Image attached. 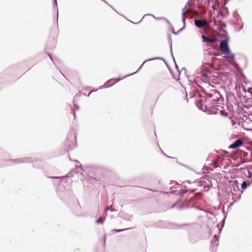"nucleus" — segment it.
I'll return each mask as SVG.
<instances>
[{"label": "nucleus", "mask_w": 252, "mask_h": 252, "mask_svg": "<svg viewBox=\"0 0 252 252\" xmlns=\"http://www.w3.org/2000/svg\"><path fill=\"white\" fill-rule=\"evenodd\" d=\"M147 15H150V16H153L155 19H161V18H163V17H159V18H156L152 14H145V15L143 16V17H142V18L141 19V20L139 21L138 22H137V23H134V22H133L132 21H130V22H131L132 23L134 24H137L138 23H139L143 19V18L147 16ZM164 19L165 20L167 24H168L169 25V26H170V25H172L170 23V22H169V21L167 19H166V18H164Z\"/></svg>", "instance_id": "nucleus-21"}, {"label": "nucleus", "mask_w": 252, "mask_h": 252, "mask_svg": "<svg viewBox=\"0 0 252 252\" xmlns=\"http://www.w3.org/2000/svg\"><path fill=\"white\" fill-rule=\"evenodd\" d=\"M86 181H89L91 185H94V187H89V188H97L96 185H99L101 184V181L100 179H97L96 178L92 177L91 176H88L87 178L85 179Z\"/></svg>", "instance_id": "nucleus-12"}, {"label": "nucleus", "mask_w": 252, "mask_h": 252, "mask_svg": "<svg viewBox=\"0 0 252 252\" xmlns=\"http://www.w3.org/2000/svg\"><path fill=\"white\" fill-rule=\"evenodd\" d=\"M77 145L76 137L75 134L72 131L69 132L66 136L64 145V149L67 152L74 148Z\"/></svg>", "instance_id": "nucleus-5"}, {"label": "nucleus", "mask_w": 252, "mask_h": 252, "mask_svg": "<svg viewBox=\"0 0 252 252\" xmlns=\"http://www.w3.org/2000/svg\"><path fill=\"white\" fill-rule=\"evenodd\" d=\"M53 184L54 185L55 187L56 188V189H58V187H59V185H58V180L53 179Z\"/></svg>", "instance_id": "nucleus-37"}, {"label": "nucleus", "mask_w": 252, "mask_h": 252, "mask_svg": "<svg viewBox=\"0 0 252 252\" xmlns=\"http://www.w3.org/2000/svg\"><path fill=\"white\" fill-rule=\"evenodd\" d=\"M233 17L235 19L236 17H238V16H239V15L238 13L237 12V11H235L233 12Z\"/></svg>", "instance_id": "nucleus-38"}, {"label": "nucleus", "mask_w": 252, "mask_h": 252, "mask_svg": "<svg viewBox=\"0 0 252 252\" xmlns=\"http://www.w3.org/2000/svg\"><path fill=\"white\" fill-rule=\"evenodd\" d=\"M157 144H158V147H159V144H158V143H157ZM159 149H160V152H161V153L163 156H164L165 157H167V158H173V157H170V156H169L167 155L166 154H165V153H164V152L162 150V149H161L160 147H159Z\"/></svg>", "instance_id": "nucleus-35"}, {"label": "nucleus", "mask_w": 252, "mask_h": 252, "mask_svg": "<svg viewBox=\"0 0 252 252\" xmlns=\"http://www.w3.org/2000/svg\"><path fill=\"white\" fill-rule=\"evenodd\" d=\"M244 144L243 141L241 139H237L230 144L228 148L229 149H237L241 147Z\"/></svg>", "instance_id": "nucleus-14"}, {"label": "nucleus", "mask_w": 252, "mask_h": 252, "mask_svg": "<svg viewBox=\"0 0 252 252\" xmlns=\"http://www.w3.org/2000/svg\"><path fill=\"white\" fill-rule=\"evenodd\" d=\"M97 91V90H91V91L89 92V93L88 94V96H89V95H90V94L92 92H95V91Z\"/></svg>", "instance_id": "nucleus-55"}, {"label": "nucleus", "mask_w": 252, "mask_h": 252, "mask_svg": "<svg viewBox=\"0 0 252 252\" xmlns=\"http://www.w3.org/2000/svg\"><path fill=\"white\" fill-rule=\"evenodd\" d=\"M194 185H197V186L198 187H201L202 186V185H200L199 182H196L195 181V182H194Z\"/></svg>", "instance_id": "nucleus-45"}, {"label": "nucleus", "mask_w": 252, "mask_h": 252, "mask_svg": "<svg viewBox=\"0 0 252 252\" xmlns=\"http://www.w3.org/2000/svg\"><path fill=\"white\" fill-rule=\"evenodd\" d=\"M69 158L71 161H74L75 162H79V161L77 160H73V159L71 158L69 155H68Z\"/></svg>", "instance_id": "nucleus-53"}, {"label": "nucleus", "mask_w": 252, "mask_h": 252, "mask_svg": "<svg viewBox=\"0 0 252 252\" xmlns=\"http://www.w3.org/2000/svg\"><path fill=\"white\" fill-rule=\"evenodd\" d=\"M231 183H233L232 185L233 186V189H240L239 187V183L238 181L237 180H234L232 181H231Z\"/></svg>", "instance_id": "nucleus-26"}, {"label": "nucleus", "mask_w": 252, "mask_h": 252, "mask_svg": "<svg viewBox=\"0 0 252 252\" xmlns=\"http://www.w3.org/2000/svg\"><path fill=\"white\" fill-rule=\"evenodd\" d=\"M174 63H175V67H176V69L178 71L179 73H180V71H179V67H178V65L176 64V62Z\"/></svg>", "instance_id": "nucleus-50"}, {"label": "nucleus", "mask_w": 252, "mask_h": 252, "mask_svg": "<svg viewBox=\"0 0 252 252\" xmlns=\"http://www.w3.org/2000/svg\"><path fill=\"white\" fill-rule=\"evenodd\" d=\"M185 202L179 207L180 209L194 207L197 200L202 198L200 193H195L196 190H190Z\"/></svg>", "instance_id": "nucleus-4"}, {"label": "nucleus", "mask_w": 252, "mask_h": 252, "mask_svg": "<svg viewBox=\"0 0 252 252\" xmlns=\"http://www.w3.org/2000/svg\"><path fill=\"white\" fill-rule=\"evenodd\" d=\"M213 0H207V3L208 5L210 4L211 3L213 2Z\"/></svg>", "instance_id": "nucleus-46"}, {"label": "nucleus", "mask_w": 252, "mask_h": 252, "mask_svg": "<svg viewBox=\"0 0 252 252\" xmlns=\"http://www.w3.org/2000/svg\"><path fill=\"white\" fill-rule=\"evenodd\" d=\"M214 94H212L211 93H208L207 94V98H205V102H206L207 101V99H209L210 98H214Z\"/></svg>", "instance_id": "nucleus-34"}, {"label": "nucleus", "mask_w": 252, "mask_h": 252, "mask_svg": "<svg viewBox=\"0 0 252 252\" xmlns=\"http://www.w3.org/2000/svg\"><path fill=\"white\" fill-rule=\"evenodd\" d=\"M162 61L165 63L166 65L168 64V63H167L165 59H164V60H163Z\"/></svg>", "instance_id": "nucleus-58"}, {"label": "nucleus", "mask_w": 252, "mask_h": 252, "mask_svg": "<svg viewBox=\"0 0 252 252\" xmlns=\"http://www.w3.org/2000/svg\"><path fill=\"white\" fill-rule=\"evenodd\" d=\"M185 27H186V26L184 25L183 27L182 28H181L180 29H179V30L181 32L185 29Z\"/></svg>", "instance_id": "nucleus-54"}, {"label": "nucleus", "mask_w": 252, "mask_h": 252, "mask_svg": "<svg viewBox=\"0 0 252 252\" xmlns=\"http://www.w3.org/2000/svg\"><path fill=\"white\" fill-rule=\"evenodd\" d=\"M170 53L171 54V57L173 59V61L174 63H175L176 61H175V59L174 57V56H173V51L172 50V53H171V51L170 50Z\"/></svg>", "instance_id": "nucleus-42"}, {"label": "nucleus", "mask_w": 252, "mask_h": 252, "mask_svg": "<svg viewBox=\"0 0 252 252\" xmlns=\"http://www.w3.org/2000/svg\"><path fill=\"white\" fill-rule=\"evenodd\" d=\"M189 190H172L171 191L162 192L164 194H167L168 195L174 194L175 195H179L180 197H182Z\"/></svg>", "instance_id": "nucleus-10"}, {"label": "nucleus", "mask_w": 252, "mask_h": 252, "mask_svg": "<svg viewBox=\"0 0 252 252\" xmlns=\"http://www.w3.org/2000/svg\"><path fill=\"white\" fill-rule=\"evenodd\" d=\"M231 191V196L232 200H233V202L231 203V205H232L234 202H236L239 200L241 198V194L243 193V191L242 190H232Z\"/></svg>", "instance_id": "nucleus-9"}, {"label": "nucleus", "mask_w": 252, "mask_h": 252, "mask_svg": "<svg viewBox=\"0 0 252 252\" xmlns=\"http://www.w3.org/2000/svg\"><path fill=\"white\" fill-rule=\"evenodd\" d=\"M56 40L54 37L49 38L46 44L45 49L46 50L54 49L56 47Z\"/></svg>", "instance_id": "nucleus-11"}, {"label": "nucleus", "mask_w": 252, "mask_h": 252, "mask_svg": "<svg viewBox=\"0 0 252 252\" xmlns=\"http://www.w3.org/2000/svg\"><path fill=\"white\" fill-rule=\"evenodd\" d=\"M46 53L49 57L50 60L52 61L54 65L56 64L55 61H57L58 59L56 58L52 57V55L48 52H46Z\"/></svg>", "instance_id": "nucleus-28"}, {"label": "nucleus", "mask_w": 252, "mask_h": 252, "mask_svg": "<svg viewBox=\"0 0 252 252\" xmlns=\"http://www.w3.org/2000/svg\"><path fill=\"white\" fill-rule=\"evenodd\" d=\"M211 22H208L206 20H195L194 24L196 27L199 29H203L205 27H208Z\"/></svg>", "instance_id": "nucleus-8"}, {"label": "nucleus", "mask_w": 252, "mask_h": 252, "mask_svg": "<svg viewBox=\"0 0 252 252\" xmlns=\"http://www.w3.org/2000/svg\"><path fill=\"white\" fill-rule=\"evenodd\" d=\"M53 7L54 8H57V25H58V5H57V0H53Z\"/></svg>", "instance_id": "nucleus-24"}, {"label": "nucleus", "mask_w": 252, "mask_h": 252, "mask_svg": "<svg viewBox=\"0 0 252 252\" xmlns=\"http://www.w3.org/2000/svg\"><path fill=\"white\" fill-rule=\"evenodd\" d=\"M202 42L208 43H215L217 41V39L215 38H210L204 34H202Z\"/></svg>", "instance_id": "nucleus-17"}, {"label": "nucleus", "mask_w": 252, "mask_h": 252, "mask_svg": "<svg viewBox=\"0 0 252 252\" xmlns=\"http://www.w3.org/2000/svg\"><path fill=\"white\" fill-rule=\"evenodd\" d=\"M208 167L206 166H204L203 167V170H205L206 171V173L208 172Z\"/></svg>", "instance_id": "nucleus-51"}, {"label": "nucleus", "mask_w": 252, "mask_h": 252, "mask_svg": "<svg viewBox=\"0 0 252 252\" xmlns=\"http://www.w3.org/2000/svg\"><path fill=\"white\" fill-rule=\"evenodd\" d=\"M74 106H75V107L76 109H77V110L79 109V106L78 105H74Z\"/></svg>", "instance_id": "nucleus-59"}, {"label": "nucleus", "mask_w": 252, "mask_h": 252, "mask_svg": "<svg viewBox=\"0 0 252 252\" xmlns=\"http://www.w3.org/2000/svg\"><path fill=\"white\" fill-rule=\"evenodd\" d=\"M76 168L71 170L65 176H47L49 179H55L58 180V185H59L58 189H66L69 188V185L72 183V180L71 179H69V177L73 176V174H77V165L75 166Z\"/></svg>", "instance_id": "nucleus-2"}, {"label": "nucleus", "mask_w": 252, "mask_h": 252, "mask_svg": "<svg viewBox=\"0 0 252 252\" xmlns=\"http://www.w3.org/2000/svg\"><path fill=\"white\" fill-rule=\"evenodd\" d=\"M232 190H219L218 196L219 199L220 201H229L231 196Z\"/></svg>", "instance_id": "nucleus-7"}, {"label": "nucleus", "mask_w": 252, "mask_h": 252, "mask_svg": "<svg viewBox=\"0 0 252 252\" xmlns=\"http://www.w3.org/2000/svg\"><path fill=\"white\" fill-rule=\"evenodd\" d=\"M182 70H185V72H186V68L185 67H183L182 68Z\"/></svg>", "instance_id": "nucleus-62"}, {"label": "nucleus", "mask_w": 252, "mask_h": 252, "mask_svg": "<svg viewBox=\"0 0 252 252\" xmlns=\"http://www.w3.org/2000/svg\"><path fill=\"white\" fill-rule=\"evenodd\" d=\"M240 185H241V189H245L250 186L251 183L249 182L242 181V183L240 184Z\"/></svg>", "instance_id": "nucleus-22"}, {"label": "nucleus", "mask_w": 252, "mask_h": 252, "mask_svg": "<svg viewBox=\"0 0 252 252\" xmlns=\"http://www.w3.org/2000/svg\"><path fill=\"white\" fill-rule=\"evenodd\" d=\"M170 184L171 185H173L172 186L170 187L169 188V189H173V188L174 187V185H177L178 186H179L180 185L178 184V183L176 182V181H170Z\"/></svg>", "instance_id": "nucleus-31"}, {"label": "nucleus", "mask_w": 252, "mask_h": 252, "mask_svg": "<svg viewBox=\"0 0 252 252\" xmlns=\"http://www.w3.org/2000/svg\"><path fill=\"white\" fill-rule=\"evenodd\" d=\"M167 39L168 42V44L169 46L170 50L172 52V40L171 38V36L170 34H167Z\"/></svg>", "instance_id": "nucleus-23"}, {"label": "nucleus", "mask_w": 252, "mask_h": 252, "mask_svg": "<svg viewBox=\"0 0 252 252\" xmlns=\"http://www.w3.org/2000/svg\"><path fill=\"white\" fill-rule=\"evenodd\" d=\"M131 228H125V229H112V232H120L124 231H125L126 230L130 229Z\"/></svg>", "instance_id": "nucleus-32"}, {"label": "nucleus", "mask_w": 252, "mask_h": 252, "mask_svg": "<svg viewBox=\"0 0 252 252\" xmlns=\"http://www.w3.org/2000/svg\"><path fill=\"white\" fill-rule=\"evenodd\" d=\"M104 221V219H103L102 218L100 217L99 219H98L97 220H96V222L97 223H103Z\"/></svg>", "instance_id": "nucleus-36"}, {"label": "nucleus", "mask_w": 252, "mask_h": 252, "mask_svg": "<svg viewBox=\"0 0 252 252\" xmlns=\"http://www.w3.org/2000/svg\"><path fill=\"white\" fill-rule=\"evenodd\" d=\"M236 22L234 23V28L237 32L240 31L244 27V24L242 22L240 16L235 18Z\"/></svg>", "instance_id": "nucleus-13"}, {"label": "nucleus", "mask_w": 252, "mask_h": 252, "mask_svg": "<svg viewBox=\"0 0 252 252\" xmlns=\"http://www.w3.org/2000/svg\"><path fill=\"white\" fill-rule=\"evenodd\" d=\"M217 94L219 96H216L213 98L212 102L209 105L204 104V100L202 98H199L195 102L196 107L199 109L205 112H207L209 115L216 114L219 110L218 107L220 106L219 104H221L223 101V98L220 93Z\"/></svg>", "instance_id": "nucleus-1"}, {"label": "nucleus", "mask_w": 252, "mask_h": 252, "mask_svg": "<svg viewBox=\"0 0 252 252\" xmlns=\"http://www.w3.org/2000/svg\"><path fill=\"white\" fill-rule=\"evenodd\" d=\"M211 22H214L215 26H218L219 30L222 32L221 34H222V31L224 30L223 29L226 27V24L222 21H217L215 19H213Z\"/></svg>", "instance_id": "nucleus-16"}, {"label": "nucleus", "mask_w": 252, "mask_h": 252, "mask_svg": "<svg viewBox=\"0 0 252 252\" xmlns=\"http://www.w3.org/2000/svg\"><path fill=\"white\" fill-rule=\"evenodd\" d=\"M162 61L165 63L166 65L168 64V63H167L165 59H164V60H163Z\"/></svg>", "instance_id": "nucleus-57"}, {"label": "nucleus", "mask_w": 252, "mask_h": 252, "mask_svg": "<svg viewBox=\"0 0 252 252\" xmlns=\"http://www.w3.org/2000/svg\"><path fill=\"white\" fill-rule=\"evenodd\" d=\"M220 114L222 116L227 117L229 115V113L227 112H226L224 110V109H222L220 111Z\"/></svg>", "instance_id": "nucleus-30"}, {"label": "nucleus", "mask_w": 252, "mask_h": 252, "mask_svg": "<svg viewBox=\"0 0 252 252\" xmlns=\"http://www.w3.org/2000/svg\"><path fill=\"white\" fill-rule=\"evenodd\" d=\"M109 209V208L108 207H107L105 209V211L106 212V211H108Z\"/></svg>", "instance_id": "nucleus-61"}, {"label": "nucleus", "mask_w": 252, "mask_h": 252, "mask_svg": "<svg viewBox=\"0 0 252 252\" xmlns=\"http://www.w3.org/2000/svg\"><path fill=\"white\" fill-rule=\"evenodd\" d=\"M220 16L222 18H224L225 17V15H224L222 13H221V14L218 13L217 15V18L218 19Z\"/></svg>", "instance_id": "nucleus-41"}, {"label": "nucleus", "mask_w": 252, "mask_h": 252, "mask_svg": "<svg viewBox=\"0 0 252 252\" xmlns=\"http://www.w3.org/2000/svg\"><path fill=\"white\" fill-rule=\"evenodd\" d=\"M189 81L192 82L194 84H196L198 86H199V84L202 83H207V79L204 78V76H202V77H195L193 78V80L189 79Z\"/></svg>", "instance_id": "nucleus-15"}, {"label": "nucleus", "mask_w": 252, "mask_h": 252, "mask_svg": "<svg viewBox=\"0 0 252 252\" xmlns=\"http://www.w3.org/2000/svg\"><path fill=\"white\" fill-rule=\"evenodd\" d=\"M222 212L224 214V217L223 218V219L221 220V225H222V228L224 226V222H225V219L226 218V214H225V211L224 210H222Z\"/></svg>", "instance_id": "nucleus-33"}, {"label": "nucleus", "mask_w": 252, "mask_h": 252, "mask_svg": "<svg viewBox=\"0 0 252 252\" xmlns=\"http://www.w3.org/2000/svg\"><path fill=\"white\" fill-rule=\"evenodd\" d=\"M241 25V24L240 23V24L239 25L237 26V29H238Z\"/></svg>", "instance_id": "nucleus-64"}, {"label": "nucleus", "mask_w": 252, "mask_h": 252, "mask_svg": "<svg viewBox=\"0 0 252 252\" xmlns=\"http://www.w3.org/2000/svg\"><path fill=\"white\" fill-rule=\"evenodd\" d=\"M81 206L78 201L75 198L73 199V206L72 209L75 213H77L80 211Z\"/></svg>", "instance_id": "nucleus-18"}, {"label": "nucleus", "mask_w": 252, "mask_h": 252, "mask_svg": "<svg viewBox=\"0 0 252 252\" xmlns=\"http://www.w3.org/2000/svg\"><path fill=\"white\" fill-rule=\"evenodd\" d=\"M111 79H109L108 80V81H107L104 84H103L102 86H101L99 88L100 89H101L102 87H104V88H108V87H111L113 85H114L116 82H114L113 83V84H108V82Z\"/></svg>", "instance_id": "nucleus-25"}, {"label": "nucleus", "mask_w": 252, "mask_h": 252, "mask_svg": "<svg viewBox=\"0 0 252 252\" xmlns=\"http://www.w3.org/2000/svg\"><path fill=\"white\" fill-rule=\"evenodd\" d=\"M189 9L186 8L185 6L182 10V21L184 25L186 26V18L185 15L189 11Z\"/></svg>", "instance_id": "nucleus-19"}, {"label": "nucleus", "mask_w": 252, "mask_h": 252, "mask_svg": "<svg viewBox=\"0 0 252 252\" xmlns=\"http://www.w3.org/2000/svg\"><path fill=\"white\" fill-rule=\"evenodd\" d=\"M177 188H180V189H183V187H177L175 188V189H177Z\"/></svg>", "instance_id": "nucleus-63"}, {"label": "nucleus", "mask_w": 252, "mask_h": 252, "mask_svg": "<svg viewBox=\"0 0 252 252\" xmlns=\"http://www.w3.org/2000/svg\"><path fill=\"white\" fill-rule=\"evenodd\" d=\"M222 35L224 39L220 42V47L223 51V56L222 57L226 59H229L233 62H235V57L234 54L231 53L228 42L229 36L226 30L222 31Z\"/></svg>", "instance_id": "nucleus-3"}, {"label": "nucleus", "mask_w": 252, "mask_h": 252, "mask_svg": "<svg viewBox=\"0 0 252 252\" xmlns=\"http://www.w3.org/2000/svg\"><path fill=\"white\" fill-rule=\"evenodd\" d=\"M138 71H137H137H136L135 72H133V73H129V74H128L126 75L125 76H124V77H121L120 76V77H119L117 78V81H120V80H122L123 79H124V78H125V77H127V76H130V75H131L134 74H135V73H137Z\"/></svg>", "instance_id": "nucleus-29"}, {"label": "nucleus", "mask_w": 252, "mask_h": 252, "mask_svg": "<svg viewBox=\"0 0 252 252\" xmlns=\"http://www.w3.org/2000/svg\"><path fill=\"white\" fill-rule=\"evenodd\" d=\"M193 4H194V2H190V0H188V1H187V2L186 3V4L185 6H186V7H187V5H189H189H193Z\"/></svg>", "instance_id": "nucleus-39"}, {"label": "nucleus", "mask_w": 252, "mask_h": 252, "mask_svg": "<svg viewBox=\"0 0 252 252\" xmlns=\"http://www.w3.org/2000/svg\"><path fill=\"white\" fill-rule=\"evenodd\" d=\"M164 59L162 57H154V58H150L147 60H146L145 61H144V62L142 63V64L139 67L137 71H139L140 70V69L142 68V66L144 65V64L147 62L154 61V60H158L163 61V60H164Z\"/></svg>", "instance_id": "nucleus-20"}, {"label": "nucleus", "mask_w": 252, "mask_h": 252, "mask_svg": "<svg viewBox=\"0 0 252 252\" xmlns=\"http://www.w3.org/2000/svg\"><path fill=\"white\" fill-rule=\"evenodd\" d=\"M189 241L191 243H195L197 240H194L193 239H192L191 238V237H189Z\"/></svg>", "instance_id": "nucleus-43"}, {"label": "nucleus", "mask_w": 252, "mask_h": 252, "mask_svg": "<svg viewBox=\"0 0 252 252\" xmlns=\"http://www.w3.org/2000/svg\"><path fill=\"white\" fill-rule=\"evenodd\" d=\"M175 207H178V205L177 204V202L175 203V204H174L172 206V207L171 208H173Z\"/></svg>", "instance_id": "nucleus-52"}, {"label": "nucleus", "mask_w": 252, "mask_h": 252, "mask_svg": "<svg viewBox=\"0 0 252 252\" xmlns=\"http://www.w3.org/2000/svg\"><path fill=\"white\" fill-rule=\"evenodd\" d=\"M166 65V66L167 67V68H168V69H169V70L170 72V73H171V72H172V69H171V68H170V67L169 65L168 64H167Z\"/></svg>", "instance_id": "nucleus-48"}, {"label": "nucleus", "mask_w": 252, "mask_h": 252, "mask_svg": "<svg viewBox=\"0 0 252 252\" xmlns=\"http://www.w3.org/2000/svg\"><path fill=\"white\" fill-rule=\"evenodd\" d=\"M218 241H219V236L218 235H215L214 236V238H213V240L212 241V243H217L216 244V246H218V245H219Z\"/></svg>", "instance_id": "nucleus-27"}, {"label": "nucleus", "mask_w": 252, "mask_h": 252, "mask_svg": "<svg viewBox=\"0 0 252 252\" xmlns=\"http://www.w3.org/2000/svg\"><path fill=\"white\" fill-rule=\"evenodd\" d=\"M205 186H206V188H210L211 186H212V184L211 183V184L210 185L209 184H208L207 183V182H206V184H205Z\"/></svg>", "instance_id": "nucleus-47"}, {"label": "nucleus", "mask_w": 252, "mask_h": 252, "mask_svg": "<svg viewBox=\"0 0 252 252\" xmlns=\"http://www.w3.org/2000/svg\"><path fill=\"white\" fill-rule=\"evenodd\" d=\"M180 32V31L178 30V31L175 32V34H174L175 35H178Z\"/></svg>", "instance_id": "nucleus-56"}, {"label": "nucleus", "mask_w": 252, "mask_h": 252, "mask_svg": "<svg viewBox=\"0 0 252 252\" xmlns=\"http://www.w3.org/2000/svg\"><path fill=\"white\" fill-rule=\"evenodd\" d=\"M248 177L249 178H252V173L249 171H248Z\"/></svg>", "instance_id": "nucleus-44"}, {"label": "nucleus", "mask_w": 252, "mask_h": 252, "mask_svg": "<svg viewBox=\"0 0 252 252\" xmlns=\"http://www.w3.org/2000/svg\"><path fill=\"white\" fill-rule=\"evenodd\" d=\"M211 8L213 11L217 10L215 5H213L211 6Z\"/></svg>", "instance_id": "nucleus-49"}, {"label": "nucleus", "mask_w": 252, "mask_h": 252, "mask_svg": "<svg viewBox=\"0 0 252 252\" xmlns=\"http://www.w3.org/2000/svg\"><path fill=\"white\" fill-rule=\"evenodd\" d=\"M11 162L14 164L24 163H33V167L38 168V166L35 165L34 161H36L34 158L32 157H26L24 158H19L17 159H10Z\"/></svg>", "instance_id": "nucleus-6"}, {"label": "nucleus", "mask_w": 252, "mask_h": 252, "mask_svg": "<svg viewBox=\"0 0 252 252\" xmlns=\"http://www.w3.org/2000/svg\"><path fill=\"white\" fill-rule=\"evenodd\" d=\"M72 111H73V113L74 117V118H75L76 116H75V111H74V110H72Z\"/></svg>", "instance_id": "nucleus-60"}, {"label": "nucleus", "mask_w": 252, "mask_h": 252, "mask_svg": "<svg viewBox=\"0 0 252 252\" xmlns=\"http://www.w3.org/2000/svg\"><path fill=\"white\" fill-rule=\"evenodd\" d=\"M169 27H170V29H171L172 33L173 34H175V31L174 30V27H173V26L170 25V26H169Z\"/></svg>", "instance_id": "nucleus-40"}]
</instances>
